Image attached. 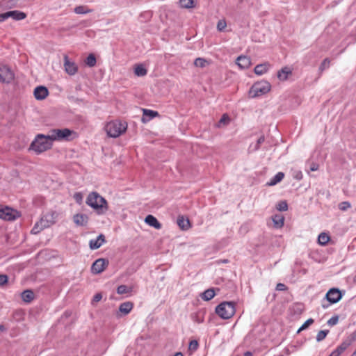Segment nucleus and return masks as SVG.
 Segmentation results:
<instances>
[{"mask_svg": "<svg viewBox=\"0 0 356 356\" xmlns=\"http://www.w3.org/2000/svg\"><path fill=\"white\" fill-rule=\"evenodd\" d=\"M86 204L99 214H103L108 210L106 200L97 192L89 193L86 199Z\"/></svg>", "mask_w": 356, "mask_h": 356, "instance_id": "f257e3e1", "label": "nucleus"}, {"mask_svg": "<svg viewBox=\"0 0 356 356\" xmlns=\"http://www.w3.org/2000/svg\"><path fill=\"white\" fill-rule=\"evenodd\" d=\"M53 140L48 135L38 134L31 143L30 148L37 154H40L51 148Z\"/></svg>", "mask_w": 356, "mask_h": 356, "instance_id": "f03ea898", "label": "nucleus"}, {"mask_svg": "<svg viewBox=\"0 0 356 356\" xmlns=\"http://www.w3.org/2000/svg\"><path fill=\"white\" fill-rule=\"evenodd\" d=\"M127 129V123L120 120H113L108 122L105 130L108 136L117 138L124 134Z\"/></svg>", "mask_w": 356, "mask_h": 356, "instance_id": "7ed1b4c3", "label": "nucleus"}, {"mask_svg": "<svg viewBox=\"0 0 356 356\" xmlns=\"http://www.w3.org/2000/svg\"><path fill=\"white\" fill-rule=\"evenodd\" d=\"M216 313L222 319L232 318L236 312L235 303L234 302H223L216 307Z\"/></svg>", "mask_w": 356, "mask_h": 356, "instance_id": "20e7f679", "label": "nucleus"}, {"mask_svg": "<svg viewBox=\"0 0 356 356\" xmlns=\"http://www.w3.org/2000/svg\"><path fill=\"white\" fill-rule=\"evenodd\" d=\"M271 89L270 83L267 81H260L252 85L249 91L251 97L254 98L268 93Z\"/></svg>", "mask_w": 356, "mask_h": 356, "instance_id": "39448f33", "label": "nucleus"}, {"mask_svg": "<svg viewBox=\"0 0 356 356\" xmlns=\"http://www.w3.org/2000/svg\"><path fill=\"white\" fill-rule=\"evenodd\" d=\"M75 133L67 128L65 129H54L49 131V135L53 141L55 140H69L70 137Z\"/></svg>", "mask_w": 356, "mask_h": 356, "instance_id": "423d86ee", "label": "nucleus"}, {"mask_svg": "<svg viewBox=\"0 0 356 356\" xmlns=\"http://www.w3.org/2000/svg\"><path fill=\"white\" fill-rule=\"evenodd\" d=\"M15 78L13 70L7 65L0 64V82L10 83Z\"/></svg>", "mask_w": 356, "mask_h": 356, "instance_id": "0eeeda50", "label": "nucleus"}, {"mask_svg": "<svg viewBox=\"0 0 356 356\" xmlns=\"http://www.w3.org/2000/svg\"><path fill=\"white\" fill-rule=\"evenodd\" d=\"M19 216V212L10 207L0 206V218L5 220H14Z\"/></svg>", "mask_w": 356, "mask_h": 356, "instance_id": "6e6552de", "label": "nucleus"}, {"mask_svg": "<svg viewBox=\"0 0 356 356\" xmlns=\"http://www.w3.org/2000/svg\"><path fill=\"white\" fill-rule=\"evenodd\" d=\"M108 261L105 259H98L92 265L91 271L94 274L103 272L108 266Z\"/></svg>", "mask_w": 356, "mask_h": 356, "instance_id": "1a4fd4ad", "label": "nucleus"}, {"mask_svg": "<svg viewBox=\"0 0 356 356\" xmlns=\"http://www.w3.org/2000/svg\"><path fill=\"white\" fill-rule=\"evenodd\" d=\"M342 298V293L338 289L332 288L326 293V299L331 304L338 302Z\"/></svg>", "mask_w": 356, "mask_h": 356, "instance_id": "9d476101", "label": "nucleus"}, {"mask_svg": "<svg viewBox=\"0 0 356 356\" xmlns=\"http://www.w3.org/2000/svg\"><path fill=\"white\" fill-rule=\"evenodd\" d=\"M64 67L69 75H74L78 71V67L74 62L70 61L67 56H64Z\"/></svg>", "mask_w": 356, "mask_h": 356, "instance_id": "9b49d317", "label": "nucleus"}, {"mask_svg": "<svg viewBox=\"0 0 356 356\" xmlns=\"http://www.w3.org/2000/svg\"><path fill=\"white\" fill-rule=\"evenodd\" d=\"M292 75V68L289 66H284L277 73V79L280 81H286Z\"/></svg>", "mask_w": 356, "mask_h": 356, "instance_id": "f8f14e48", "label": "nucleus"}, {"mask_svg": "<svg viewBox=\"0 0 356 356\" xmlns=\"http://www.w3.org/2000/svg\"><path fill=\"white\" fill-rule=\"evenodd\" d=\"M236 64L241 70L248 69L251 65V60L245 56H239L236 60Z\"/></svg>", "mask_w": 356, "mask_h": 356, "instance_id": "ddd939ff", "label": "nucleus"}, {"mask_svg": "<svg viewBox=\"0 0 356 356\" xmlns=\"http://www.w3.org/2000/svg\"><path fill=\"white\" fill-rule=\"evenodd\" d=\"M33 94L36 99L42 100L47 97L49 91L44 86H38L35 88Z\"/></svg>", "mask_w": 356, "mask_h": 356, "instance_id": "4468645a", "label": "nucleus"}, {"mask_svg": "<svg viewBox=\"0 0 356 356\" xmlns=\"http://www.w3.org/2000/svg\"><path fill=\"white\" fill-rule=\"evenodd\" d=\"M6 19L9 17L13 18L15 20H22L26 18V15L19 10H12L5 13Z\"/></svg>", "mask_w": 356, "mask_h": 356, "instance_id": "2eb2a0df", "label": "nucleus"}, {"mask_svg": "<svg viewBox=\"0 0 356 356\" xmlns=\"http://www.w3.org/2000/svg\"><path fill=\"white\" fill-rule=\"evenodd\" d=\"M105 243V237L103 234H99L95 239H91L89 242L90 249L96 250Z\"/></svg>", "mask_w": 356, "mask_h": 356, "instance_id": "dca6fc26", "label": "nucleus"}, {"mask_svg": "<svg viewBox=\"0 0 356 356\" xmlns=\"http://www.w3.org/2000/svg\"><path fill=\"white\" fill-rule=\"evenodd\" d=\"M143 115L142 118V122L145 123L149 120L153 119L154 117L158 116L159 113L157 111H154L149 109H143Z\"/></svg>", "mask_w": 356, "mask_h": 356, "instance_id": "f3484780", "label": "nucleus"}, {"mask_svg": "<svg viewBox=\"0 0 356 356\" xmlns=\"http://www.w3.org/2000/svg\"><path fill=\"white\" fill-rule=\"evenodd\" d=\"M349 345L350 343L347 341L342 342L329 356H340L348 348Z\"/></svg>", "mask_w": 356, "mask_h": 356, "instance_id": "a211bd4d", "label": "nucleus"}, {"mask_svg": "<svg viewBox=\"0 0 356 356\" xmlns=\"http://www.w3.org/2000/svg\"><path fill=\"white\" fill-rule=\"evenodd\" d=\"M270 65L268 63L257 65L254 69V73L257 75H262L266 73L270 69Z\"/></svg>", "mask_w": 356, "mask_h": 356, "instance_id": "6ab92c4d", "label": "nucleus"}, {"mask_svg": "<svg viewBox=\"0 0 356 356\" xmlns=\"http://www.w3.org/2000/svg\"><path fill=\"white\" fill-rule=\"evenodd\" d=\"M74 223L78 226H85L88 222V216L85 214H76L73 217Z\"/></svg>", "mask_w": 356, "mask_h": 356, "instance_id": "aec40b11", "label": "nucleus"}, {"mask_svg": "<svg viewBox=\"0 0 356 356\" xmlns=\"http://www.w3.org/2000/svg\"><path fill=\"white\" fill-rule=\"evenodd\" d=\"M145 222L151 227L156 229H161V225L158 220L152 215H147L145 217Z\"/></svg>", "mask_w": 356, "mask_h": 356, "instance_id": "412c9836", "label": "nucleus"}, {"mask_svg": "<svg viewBox=\"0 0 356 356\" xmlns=\"http://www.w3.org/2000/svg\"><path fill=\"white\" fill-rule=\"evenodd\" d=\"M134 305L131 302H124L120 304L119 312L124 315H127L133 309Z\"/></svg>", "mask_w": 356, "mask_h": 356, "instance_id": "4be33fe9", "label": "nucleus"}, {"mask_svg": "<svg viewBox=\"0 0 356 356\" xmlns=\"http://www.w3.org/2000/svg\"><path fill=\"white\" fill-rule=\"evenodd\" d=\"M177 225L183 230H187L191 227L189 220L188 218H185L183 216L178 217Z\"/></svg>", "mask_w": 356, "mask_h": 356, "instance_id": "5701e85b", "label": "nucleus"}, {"mask_svg": "<svg viewBox=\"0 0 356 356\" xmlns=\"http://www.w3.org/2000/svg\"><path fill=\"white\" fill-rule=\"evenodd\" d=\"M50 226L53 225L58 218V213L56 211H50L43 216Z\"/></svg>", "mask_w": 356, "mask_h": 356, "instance_id": "b1692460", "label": "nucleus"}, {"mask_svg": "<svg viewBox=\"0 0 356 356\" xmlns=\"http://www.w3.org/2000/svg\"><path fill=\"white\" fill-rule=\"evenodd\" d=\"M284 177V174L282 172H277L270 180L267 183L268 186H275L280 182Z\"/></svg>", "mask_w": 356, "mask_h": 356, "instance_id": "393cba45", "label": "nucleus"}, {"mask_svg": "<svg viewBox=\"0 0 356 356\" xmlns=\"http://www.w3.org/2000/svg\"><path fill=\"white\" fill-rule=\"evenodd\" d=\"M273 221L275 227L280 228L284 225V218L280 214L275 215L273 216Z\"/></svg>", "mask_w": 356, "mask_h": 356, "instance_id": "a878e982", "label": "nucleus"}, {"mask_svg": "<svg viewBox=\"0 0 356 356\" xmlns=\"http://www.w3.org/2000/svg\"><path fill=\"white\" fill-rule=\"evenodd\" d=\"M22 298L26 302H31L34 299V293L31 290H25L22 293Z\"/></svg>", "mask_w": 356, "mask_h": 356, "instance_id": "bb28decb", "label": "nucleus"}, {"mask_svg": "<svg viewBox=\"0 0 356 356\" xmlns=\"http://www.w3.org/2000/svg\"><path fill=\"white\" fill-rule=\"evenodd\" d=\"M214 296L215 291L213 289L206 290L201 296L202 298L206 301L211 300Z\"/></svg>", "mask_w": 356, "mask_h": 356, "instance_id": "cd10ccee", "label": "nucleus"}, {"mask_svg": "<svg viewBox=\"0 0 356 356\" xmlns=\"http://www.w3.org/2000/svg\"><path fill=\"white\" fill-rule=\"evenodd\" d=\"M134 73L138 76H144L147 74V71L143 65H138L134 69Z\"/></svg>", "mask_w": 356, "mask_h": 356, "instance_id": "c85d7f7f", "label": "nucleus"}, {"mask_svg": "<svg viewBox=\"0 0 356 356\" xmlns=\"http://www.w3.org/2000/svg\"><path fill=\"white\" fill-rule=\"evenodd\" d=\"M329 241L330 236L324 232L321 233L318 237V242L321 245H325Z\"/></svg>", "mask_w": 356, "mask_h": 356, "instance_id": "c756f323", "label": "nucleus"}, {"mask_svg": "<svg viewBox=\"0 0 356 356\" xmlns=\"http://www.w3.org/2000/svg\"><path fill=\"white\" fill-rule=\"evenodd\" d=\"M230 122V118L227 114H223L219 122H218V127H221L227 125Z\"/></svg>", "mask_w": 356, "mask_h": 356, "instance_id": "7c9ffc66", "label": "nucleus"}, {"mask_svg": "<svg viewBox=\"0 0 356 356\" xmlns=\"http://www.w3.org/2000/svg\"><path fill=\"white\" fill-rule=\"evenodd\" d=\"M179 4L184 8H191L195 6L193 0H179Z\"/></svg>", "mask_w": 356, "mask_h": 356, "instance_id": "2f4dec72", "label": "nucleus"}, {"mask_svg": "<svg viewBox=\"0 0 356 356\" xmlns=\"http://www.w3.org/2000/svg\"><path fill=\"white\" fill-rule=\"evenodd\" d=\"M96 62V58L92 54H90L86 59V64L89 67H94Z\"/></svg>", "mask_w": 356, "mask_h": 356, "instance_id": "473e14b6", "label": "nucleus"}, {"mask_svg": "<svg viewBox=\"0 0 356 356\" xmlns=\"http://www.w3.org/2000/svg\"><path fill=\"white\" fill-rule=\"evenodd\" d=\"M207 63V60L203 58H197L194 61V65L198 67H204Z\"/></svg>", "mask_w": 356, "mask_h": 356, "instance_id": "72a5a7b5", "label": "nucleus"}, {"mask_svg": "<svg viewBox=\"0 0 356 356\" xmlns=\"http://www.w3.org/2000/svg\"><path fill=\"white\" fill-rule=\"evenodd\" d=\"M74 12L76 14H87L91 12V10L87 9L86 7L83 6H76L74 8Z\"/></svg>", "mask_w": 356, "mask_h": 356, "instance_id": "f704fd0d", "label": "nucleus"}, {"mask_svg": "<svg viewBox=\"0 0 356 356\" xmlns=\"http://www.w3.org/2000/svg\"><path fill=\"white\" fill-rule=\"evenodd\" d=\"M43 229H44V228H42V224H40V221L39 220L38 222H37L35 224V225L32 228L31 232L33 234H38V233H40Z\"/></svg>", "mask_w": 356, "mask_h": 356, "instance_id": "c9c22d12", "label": "nucleus"}, {"mask_svg": "<svg viewBox=\"0 0 356 356\" xmlns=\"http://www.w3.org/2000/svg\"><path fill=\"white\" fill-rule=\"evenodd\" d=\"M131 289H129L126 285H120L117 289V293L120 295L129 293V292H131Z\"/></svg>", "mask_w": 356, "mask_h": 356, "instance_id": "e433bc0d", "label": "nucleus"}, {"mask_svg": "<svg viewBox=\"0 0 356 356\" xmlns=\"http://www.w3.org/2000/svg\"><path fill=\"white\" fill-rule=\"evenodd\" d=\"M276 208L280 211H285L288 209V204L286 201H280L277 203Z\"/></svg>", "mask_w": 356, "mask_h": 356, "instance_id": "4c0bfd02", "label": "nucleus"}, {"mask_svg": "<svg viewBox=\"0 0 356 356\" xmlns=\"http://www.w3.org/2000/svg\"><path fill=\"white\" fill-rule=\"evenodd\" d=\"M329 330H321L316 335V341L318 342L323 341L328 334Z\"/></svg>", "mask_w": 356, "mask_h": 356, "instance_id": "58836bf2", "label": "nucleus"}, {"mask_svg": "<svg viewBox=\"0 0 356 356\" xmlns=\"http://www.w3.org/2000/svg\"><path fill=\"white\" fill-rule=\"evenodd\" d=\"M351 204L349 202L345 201L339 204L338 207L341 211H346L350 208Z\"/></svg>", "mask_w": 356, "mask_h": 356, "instance_id": "ea45409f", "label": "nucleus"}, {"mask_svg": "<svg viewBox=\"0 0 356 356\" xmlns=\"http://www.w3.org/2000/svg\"><path fill=\"white\" fill-rule=\"evenodd\" d=\"M227 26L226 21L224 19L219 20L217 24V29L219 31H222L225 29Z\"/></svg>", "mask_w": 356, "mask_h": 356, "instance_id": "a19ab883", "label": "nucleus"}, {"mask_svg": "<svg viewBox=\"0 0 356 356\" xmlns=\"http://www.w3.org/2000/svg\"><path fill=\"white\" fill-rule=\"evenodd\" d=\"M293 177L297 180H301L302 179V173L299 170H295L293 172Z\"/></svg>", "mask_w": 356, "mask_h": 356, "instance_id": "79ce46f5", "label": "nucleus"}, {"mask_svg": "<svg viewBox=\"0 0 356 356\" xmlns=\"http://www.w3.org/2000/svg\"><path fill=\"white\" fill-rule=\"evenodd\" d=\"M330 60L328 58L324 59V60L322 62L319 69L320 70L323 71L325 68H327L330 66Z\"/></svg>", "mask_w": 356, "mask_h": 356, "instance_id": "37998d69", "label": "nucleus"}, {"mask_svg": "<svg viewBox=\"0 0 356 356\" xmlns=\"http://www.w3.org/2000/svg\"><path fill=\"white\" fill-rule=\"evenodd\" d=\"M74 199L75 200V201L79 203V204H81L83 201V195L81 193L78 192V193H75L74 194Z\"/></svg>", "mask_w": 356, "mask_h": 356, "instance_id": "c03bdc74", "label": "nucleus"}, {"mask_svg": "<svg viewBox=\"0 0 356 356\" xmlns=\"http://www.w3.org/2000/svg\"><path fill=\"white\" fill-rule=\"evenodd\" d=\"M339 318L338 316H333L330 319L328 320L327 324L330 325H334L338 323Z\"/></svg>", "mask_w": 356, "mask_h": 356, "instance_id": "a18cd8bd", "label": "nucleus"}, {"mask_svg": "<svg viewBox=\"0 0 356 356\" xmlns=\"http://www.w3.org/2000/svg\"><path fill=\"white\" fill-rule=\"evenodd\" d=\"M198 348V342L196 340H193L189 343V348L192 350H197Z\"/></svg>", "mask_w": 356, "mask_h": 356, "instance_id": "49530a36", "label": "nucleus"}, {"mask_svg": "<svg viewBox=\"0 0 356 356\" xmlns=\"http://www.w3.org/2000/svg\"><path fill=\"white\" fill-rule=\"evenodd\" d=\"M40 221V224H42V228L45 229V228L50 227V225H49V223L47 222V220L45 219V218L44 216H42L41 218Z\"/></svg>", "mask_w": 356, "mask_h": 356, "instance_id": "de8ad7c7", "label": "nucleus"}, {"mask_svg": "<svg viewBox=\"0 0 356 356\" xmlns=\"http://www.w3.org/2000/svg\"><path fill=\"white\" fill-rule=\"evenodd\" d=\"M314 323V320L312 318H309L302 325V329H306L310 325H312Z\"/></svg>", "mask_w": 356, "mask_h": 356, "instance_id": "09e8293b", "label": "nucleus"}, {"mask_svg": "<svg viewBox=\"0 0 356 356\" xmlns=\"http://www.w3.org/2000/svg\"><path fill=\"white\" fill-rule=\"evenodd\" d=\"M8 282V277L5 275H0V285H3Z\"/></svg>", "mask_w": 356, "mask_h": 356, "instance_id": "8fccbe9b", "label": "nucleus"}, {"mask_svg": "<svg viewBox=\"0 0 356 356\" xmlns=\"http://www.w3.org/2000/svg\"><path fill=\"white\" fill-rule=\"evenodd\" d=\"M193 319L195 322L197 323H201L203 322V317H200L199 316L198 314H195V316H193Z\"/></svg>", "mask_w": 356, "mask_h": 356, "instance_id": "3c124183", "label": "nucleus"}, {"mask_svg": "<svg viewBox=\"0 0 356 356\" xmlns=\"http://www.w3.org/2000/svg\"><path fill=\"white\" fill-rule=\"evenodd\" d=\"M286 289V286L282 283H279L276 286V290L277 291H285Z\"/></svg>", "mask_w": 356, "mask_h": 356, "instance_id": "603ef678", "label": "nucleus"}, {"mask_svg": "<svg viewBox=\"0 0 356 356\" xmlns=\"http://www.w3.org/2000/svg\"><path fill=\"white\" fill-rule=\"evenodd\" d=\"M102 296L101 293H96L93 297L94 302H99L102 300Z\"/></svg>", "mask_w": 356, "mask_h": 356, "instance_id": "864d4df0", "label": "nucleus"}, {"mask_svg": "<svg viewBox=\"0 0 356 356\" xmlns=\"http://www.w3.org/2000/svg\"><path fill=\"white\" fill-rule=\"evenodd\" d=\"M310 170H311L312 171H316V170H318V165H316V164H313V165L311 166Z\"/></svg>", "mask_w": 356, "mask_h": 356, "instance_id": "5fc2aeb1", "label": "nucleus"}, {"mask_svg": "<svg viewBox=\"0 0 356 356\" xmlns=\"http://www.w3.org/2000/svg\"><path fill=\"white\" fill-rule=\"evenodd\" d=\"M6 20L5 13L0 14V22Z\"/></svg>", "mask_w": 356, "mask_h": 356, "instance_id": "6e6d98bb", "label": "nucleus"}, {"mask_svg": "<svg viewBox=\"0 0 356 356\" xmlns=\"http://www.w3.org/2000/svg\"><path fill=\"white\" fill-rule=\"evenodd\" d=\"M264 136H261V137L258 139V140H257V143H258V145H260V144H261L262 143H264Z\"/></svg>", "mask_w": 356, "mask_h": 356, "instance_id": "4d7b16f0", "label": "nucleus"}, {"mask_svg": "<svg viewBox=\"0 0 356 356\" xmlns=\"http://www.w3.org/2000/svg\"><path fill=\"white\" fill-rule=\"evenodd\" d=\"M252 353L250 351H247L244 353V356H252Z\"/></svg>", "mask_w": 356, "mask_h": 356, "instance_id": "13d9d810", "label": "nucleus"}, {"mask_svg": "<svg viewBox=\"0 0 356 356\" xmlns=\"http://www.w3.org/2000/svg\"><path fill=\"white\" fill-rule=\"evenodd\" d=\"M174 356H184L181 352H177L175 354Z\"/></svg>", "mask_w": 356, "mask_h": 356, "instance_id": "bf43d9fd", "label": "nucleus"}, {"mask_svg": "<svg viewBox=\"0 0 356 356\" xmlns=\"http://www.w3.org/2000/svg\"><path fill=\"white\" fill-rule=\"evenodd\" d=\"M305 329H302V326L298 329V333L300 332L301 331L304 330Z\"/></svg>", "mask_w": 356, "mask_h": 356, "instance_id": "052dcab7", "label": "nucleus"}, {"mask_svg": "<svg viewBox=\"0 0 356 356\" xmlns=\"http://www.w3.org/2000/svg\"><path fill=\"white\" fill-rule=\"evenodd\" d=\"M351 356H356V350L353 353Z\"/></svg>", "mask_w": 356, "mask_h": 356, "instance_id": "680f3d73", "label": "nucleus"}, {"mask_svg": "<svg viewBox=\"0 0 356 356\" xmlns=\"http://www.w3.org/2000/svg\"><path fill=\"white\" fill-rule=\"evenodd\" d=\"M3 329H4V328H3V325H0V330H3Z\"/></svg>", "mask_w": 356, "mask_h": 356, "instance_id": "e2e57ef3", "label": "nucleus"}, {"mask_svg": "<svg viewBox=\"0 0 356 356\" xmlns=\"http://www.w3.org/2000/svg\"><path fill=\"white\" fill-rule=\"evenodd\" d=\"M327 307H328V305H323V308H327Z\"/></svg>", "mask_w": 356, "mask_h": 356, "instance_id": "0e129e2a", "label": "nucleus"}, {"mask_svg": "<svg viewBox=\"0 0 356 356\" xmlns=\"http://www.w3.org/2000/svg\"><path fill=\"white\" fill-rule=\"evenodd\" d=\"M354 281L356 282V275L354 277Z\"/></svg>", "mask_w": 356, "mask_h": 356, "instance_id": "69168bd1", "label": "nucleus"}]
</instances>
